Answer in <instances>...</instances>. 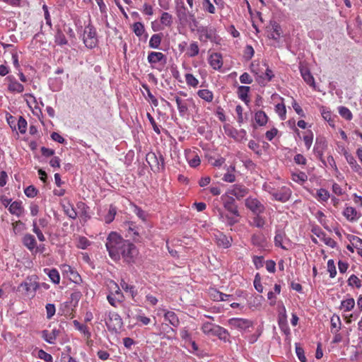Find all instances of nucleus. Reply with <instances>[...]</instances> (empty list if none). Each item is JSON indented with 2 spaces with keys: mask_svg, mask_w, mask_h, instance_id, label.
I'll return each instance as SVG.
<instances>
[{
  "mask_svg": "<svg viewBox=\"0 0 362 362\" xmlns=\"http://www.w3.org/2000/svg\"><path fill=\"white\" fill-rule=\"evenodd\" d=\"M128 240H124L119 233L112 231L107 237L105 246L108 252L109 256L114 261H119V249L124 247Z\"/></svg>",
  "mask_w": 362,
  "mask_h": 362,
  "instance_id": "nucleus-1",
  "label": "nucleus"
},
{
  "mask_svg": "<svg viewBox=\"0 0 362 362\" xmlns=\"http://www.w3.org/2000/svg\"><path fill=\"white\" fill-rule=\"evenodd\" d=\"M263 189L272 196L274 200L283 203L289 200L292 193L288 187L282 186L276 189L272 183H265L263 185Z\"/></svg>",
  "mask_w": 362,
  "mask_h": 362,
  "instance_id": "nucleus-2",
  "label": "nucleus"
},
{
  "mask_svg": "<svg viewBox=\"0 0 362 362\" xmlns=\"http://www.w3.org/2000/svg\"><path fill=\"white\" fill-rule=\"evenodd\" d=\"M176 15L181 23H189V25L192 23L194 27H197L198 21L194 14L187 11L182 1H181L180 5L176 6Z\"/></svg>",
  "mask_w": 362,
  "mask_h": 362,
  "instance_id": "nucleus-3",
  "label": "nucleus"
},
{
  "mask_svg": "<svg viewBox=\"0 0 362 362\" xmlns=\"http://www.w3.org/2000/svg\"><path fill=\"white\" fill-rule=\"evenodd\" d=\"M83 40L86 47L89 49H93L98 45L96 30L90 23L84 28Z\"/></svg>",
  "mask_w": 362,
  "mask_h": 362,
  "instance_id": "nucleus-4",
  "label": "nucleus"
},
{
  "mask_svg": "<svg viewBox=\"0 0 362 362\" xmlns=\"http://www.w3.org/2000/svg\"><path fill=\"white\" fill-rule=\"evenodd\" d=\"M264 67V72L259 69H256L254 64H252V71L257 76V81L261 86H266L274 77V74L267 63L262 64Z\"/></svg>",
  "mask_w": 362,
  "mask_h": 362,
  "instance_id": "nucleus-5",
  "label": "nucleus"
},
{
  "mask_svg": "<svg viewBox=\"0 0 362 362\" xmlns=\"http://www.w3.org/2000/svg\"><path fill=\"white\" fill-rule=\"evenodd\" d=\"M138 254L139 250L136 245L128 240L124 247L123 254L121 258H122L124 262L130 264L135 262Z\"/></svg>",
  "mask_w": 362,
  "mask_h": 362,
  "instance_id": "nucleus-6",
  "label": "nucleus"
},
{
  "mask_svg": "<svg viewBox=\"0 0 362 362\" xmlns=\"http://www.w3.org/2000/svg\"><path fill=\"white\" fill-rule=\"evenodd\" d=\"M37 277L36 276H28L26 280L22 282L18 287V290L21 291L24 295H28L30 291L35 293L40 288V284L37 282Z\"/></svg>",
  "mask_w": 362,
  "mask_h": 362,
  "instance_id": "nucleus-7",
  "label": "nucleus"
},
{
  "mask_svg": "<svg viewBox=\"0 0 362 362\" xmlns=\"http://www.w3.org/2000/svg\"><path fill=\"white\" fill-rule=\"evenodd\" d=\"M221 200L223 203V208L228 213L233 214L235 216H240L238 204L235 202V199L232 196L226 192L221 195Z\"/></svg>",
  "mask_w": 362,
  "mask_h": 362,
  "instance_id": "nucleus-8",
  "label": "nucleus"
},
{
  "mask_svg": "<svg viewBox=\"0 0 362 362\" xmlns=\"http://www.w3.org/2000/svg\"><path fill=\"white\" fill-rule=\"evenodd\" d=\"M245 205L254 214H262L265 211L264 205L257 198L251 196L245 199Z\"/></svg>",
  "mask_w": 362,
  "mask_h": 362,
  "instance_id": "nucleus-9",
  "label": "nucleus"
},
{
  "mask_svg": "<svg viewBox=\"0 0 362 362\" xmlns=\"http://www.w3.org/2000/svg\"><path fill=\"white\" fill-rule=\"evenodd\" d=\"M105 325L109 331L117 332L122 327L123 322L121 317L117 313L110 312L107 318L105 319Z\"/></svg>",
  "mask_w": 362,
  "mask_h": 362,
  "instance_id": "nucleus-10",
  "label": "nucleus"
},
{
  "mask_svg": "<svg viewBox=\"0 0 362 362\" xmlns=\"http://www.w3.org/2000/svg\"><path fill=\"white\" fill-rule=\"evenodd\" d=\"M199 33V39L200 41L206 42L210 40L214 41L216 35V30L211 26H200L197 29Z\"/></svg>",
  "mask_w": 362,
  "mask_h": 362,
  "instance_id": "nucleus-11",
  "label": "nucleus"
},
{
  "mask_svg": "<svg viewBox=\"0 0 362 362\" xmlns=\"http://www.w3.org/2000/svg\"><path fill=\"white\" fill-rule=\"evenodd\" d=\"M146 158L152 170H160L164 169L165 162L162 154H159L158 157L155 153H148Z\"/></svg>",
  "mask_w": 362,
  "mask_h": 362,
  "instance_id": "nucleus-12",
  "label": "nucleus"
},
{
  "mask_svg": "<svg viewBox=\"0 0 362 362\" xmlns=\"http://www.w3.org/2000/svg\"><path fill=\"white\" fill-rule=\"evenodd\" d=\"M228 325L231 329H236L240 331H245L252 327V321L245 318L233 317L228 320Z\"/></svg>",
  "mask_w": 362,
  "mask_h": 362,
  "instance_id": "nucleus-13",
  "label": "nucleus"
},
{
  "mask_svg": "<svg viewBox=\"0 0 362 362\" xmlns=\"http://www.w3.org/2000/svg\"><path fill=\"white\" fill-rule=\"evenodd\" d=\"M115 286V291H112L109 295L107 296V299L109 303L113 307H117L118 304L123 302L124 299V296L122 293L119 286L113 283Z\"/></svg>",
  "mask_w": 362,
  "mask_h": 362,
  "instance_id": "nucleus-14",
  "label": "nucleus"
},
{
  "mask_svg": "<svg viewBox=\"0 0 362 362\" xmlns=\"http://www.w3.org/2000/svg\"><path fill=\"white\" fill-rule=\"evenodd\" d=\"M230 196H234L238 200L245 197L249 192V189L240 184H235L230 186L226 191Z\"/></svg>",
  "mask_w": 362,
  "mask_h": 362,
  "instance_id": "nucleus-15",
  "label": "nucleus"
},
{
  "mask_svg": "<svg viewBox=\"0 0 362 362\" xmlns=\"http://www.w3.org/2000/svg\"><path fill=\"white\" fill-rule=\"evenodd\" d=\"M174 100L177 104V110L180 117H185L188 115V107L189 103L194 104L193 98L187 100L182 99L177 95H174Z\"/></svg>",
  "mask_w": 362,
  "mask_h": 362,
  "instance_id": "nucleus-16",
  "label": "nucleus"
},
{
  "mask_svg": "<svg viewBox=\"0 0 362 362\" xmlns=\"http://www.w3.org/2000/svg\"><path fill=\"white\" fill-rule=\"evenodd\" d=\"M342 214L345 218L351 223L357 222L361 217V214L359 211L354 207L346 204L343 210Z\"/></svg>",
  "mask_w": 362,
  "mask_h": 362,
  "instance_id": "nucleus-17",
  "label": "nucleus"
},
{
  "mask_svg": "<svg viewBox=\"0 0 362 362\" xmlns=\"http://www.w3.org/2000/svg\"><path fill=\"white\" fill-rule=\"evenodd\" d=\"M6 80L8 82L7 88L9 92L14 93H21L23 92V85L19 83L13 76H8Z\"/></svg>",
  "mask_w": 362,
  "mask_h": 362,
  "instance_id": "nucleus-18",
  "label": "nucleus"
},
{
  "mask_svg": "<svg viewBox=\"0 0 362 362\" xmlns=\"http://www.w3.org/2000/svg\"><path fill=\"white\" fill-rule=\"evenodd\" d=\"M148 63L151 64L152 67H154V64L160 63L164 65L166 63V57L164 54L160 52H151L148 53L147 57Z\"/></svg>",
  "mask_w": 362,
  "mask_h": 362,
  "instance_id": "nucleus-19",
  "label": "nucleus"
},
{
  "mask_svg": "<svg viewBox=\"0 0 362 362\" xmlns=\"http://www.w3.org/2000/svg\"><path fill=\"white\" fill-rule=\"evenodd\" d=\"M209 64L213 69L220 71L223 64L221 54L215 52L210 54L209 57Z\"/></svg>",
  "mask_w": 362,
  "mask_h": 362,
  "instance_id": "nucleus-20",
  "label": "nucleus"
},
{
  "mask_svg": "<svg viewBox=\"0 0 362 362\" xmlns=\"http://www.w3.org/2000/svg\"><path fill=\"white\" fill-rule=\"evenodd\" d=\"M226 134L237 141L241 142L247 140V132L243 129L238 131L234 128H229L226 129Z\"/></svg>",
  "mask_w": 362,
  "mask_h": 362,
  "instance_id": "nucleus-21",
  "label": "nucleus"
},
{
  "mask_svg": "<svg viewBox=\"0 0 362 362\" xmlns=\"http://www.w3.org/2000/svg\"><path fill=\"white\" fill-rule=\"evenodd\" d=\"M344 156L347 163L351 166L353 171L358 173V175L362 174V168L357 163L354 157L349 153L346 149L344 148Z\"/></svg>",
  "mask_w": 362,
  "mask_h": 362,
  "instance_id": "nucleus-22",
  "label": "nucleus"
},
{
  "mask_svg": "<svg viewBox=\"0 0 362 362\" xmlns=\"http://www.w3.org/2000/svg\"><path fill=\"white\" fill-rule=\"evenodd\" d=\"M23 245L31 252L36 248L37 241L35 236L30 233H26L22 238Z\"/></svg>",
  "mask_w": 362,
  "mask_h": 362,
  "instance_id": "nucleus-23",
  "label": "nucleus"
},
{
  "mask_svg": "<svg viewBox=\"0 0 362 362\" xmlns=\"http://www.w3.org/2000/svg\"><path fill=\"white\" fill-rule=\"evenodd\" d=\"M209 293L211 298L214 301H227L231 298L230 295L223 293L214 288L209 290Z\"/></svg>",
  "mask_w": 362,
  "mask_h": 362,
  "instance_id": "nucleus-24",
  "label": "nucleus"
},
{
  "mask_svg": "<svg viewBox=\"0 0 362 362\" xmlns=\"http://www.w3.org/2000/svg\"><path fill=\"white\" fill-rule=\"evenodd\" d=\"M59 330L57 329H53L51 332L48 330H43L42 332V337L49 344H54L57 337L59 336Z\"/></svg>",
  "mask_w": 362,
  "mask_h": 362,
  "instance_id": "nucleus-25",
  "label": "nucleus"
},
{
  "mask_svg": "<svg viewBox=\"0 0 362 362\" xmlns=\"http://www.w3.org/2000/svg\"><path fill=\"white\" fill-rule=\"evenodd\" d=\"M216 244L219 247H222L223 248H228L231 245L232 238L226 236L225 234L222 233H219L216 236Z\"/></svg>",
  "mask_w": 362,
  "mask_h": 362,
  "instance_id": "nucleus-26",
  "label": "nucleus"
},
{
  "mask_svg": "<svg viewBox=\"0 0 362 362\" xmlns=\"http://www.w3.org/2000/svg\"><path fill=\"white\" fill-rule=\"evenodd\" d=\"M8 211L11 214L20 217L24 211L22 202L15 201L12 202L9 206Z\"/></svg>",
  "mask_w": 362,
  "mask_h": 362,
  "instance_id": "nucleus-27",
  "label": "nucleus"
},
{
  "mask_svg": "<svg viewBox=\"0 0 362 362\" xmlns=\"http://www.w3.org/2000/svg\"><path fill=\"white\" fill-rule=\"evenodd\" d=\"M62 272L64 275H66L71 280L76 281V279L78 276L77 272L69 264H64L61 267Z\"/></svg>",
  "mask_w": 362,
  "mask_h": 362,
  "instance_id": "nucleus-28",
  "label": "nucleus"
},
{
  "mask_svg": "<svg viewBox=\"0 0 362 362\" xmlns=\"http://www.w3.org/2000/svg\"><path fill=\"white\" fill-rule=\"evenodd\" d=\"M355 305V300L351 297H349L341 300L339 308L344 313L349 312L354 308Z\"/></svg>",
  "mask_w": 362,
  "mask_h": 362,
  "instance_id": "nucleus-29",
  "label": "nucleus"
},
{
  "mask_svg": "<svg viewBox=\"0 0 362 362\" xmlns=\"http://www.w3.org/2000/svg\"><path fill=\"white\" fill-rule=\"evenodd\" d=\"M300 74L303 78V80L308 84L310 86L315 88V79L311 74L310 70L307 67L300 68Z\"/></svg>",
  "mask_w": 362,
  "mask_h": 362,
  "instance_id": "nucleus-30",
  "label": "nucleus"
},
{
  "mask_svg": "<svg viewBox=\"0 0 362 362\" xmlns=\"http://www.w3.org/2000/svg\"><path fill=\"white\" fill-rule=\"evenodd\" d=\"M44 272L49 276L51 281L54 284H59L60 282V275L57 269H44Z\"/></svg>",
  "mask_w": 362,
  "mask_h": 362,
  "instance_id": "nucleus-31",
  "label": "nucleus"
},
{
  "mask_svg": "<svg viewBox=\"0 0 362 362\" xmlns=\"http://www.w3.org/2000/svg\"><path fill=\"white\" fill-rule=\"evenodd\" d=\"M278 325L281 331L286 336H289L291 334V330L287 322V317H284V315L278 316Z\"/></svg>",
  "mask_w": 362,
  "mask_h": 362,
  "instance_id": "nucleus-32",
  "label": "nucleus"
},
{
  "mask_svg": "<svg viewBox=\"0 0 362 362\" xmlns=\"http://www.w3.org/2000/svg\"><path fill=\"white\" fill-rule=\"evenodd\" d=\"M165 321H168L172 326L177 327L180 325V320L177 315L173 311H166L164 314Z\"/></svg>",
  "mask_w": 362,
  "mask_h": 362,
  "instance_id": "nucleus-33",
  "label": "nucleus"
},
{
  "mask_svg": "<svg viewBox=\"0 0 362 362\" xmlns=\"http://www.w3.org/2000/svg\"><path fill=\"white\" fill-rule=\"evenodd\" d=\"M73 324L74 327L82 333L87 339L90 338L91 333L86 325L81 324L76 320L73 321Z\"/></svg>",
  "mask_w": 362,
  "mask_h": 362,
  "instance_id": "nucleus-34",
  "label": "nucleus"
},
{
  "mask_svg": "<svg viewBox=\"0 0 362 362\" xmlns=\"http://www.w3.org/2000/svg\"><path fill=\"white\" fill-rule=\"evenodd\" d=\"M250 90V87L245 86H240L238 88L237 93H238V98L245 103H247L250 101L249 97H248V93H249Z\"/></svg>",
  "mask_w": 362,
  "mask_h": 362,
  "instance_id": "nucleus-35",
  "label": "nucleus"
},
{
  "mask_svg": "<svg viewBox=\"0 0 362 362\" xmlns=\"http://www.w3.org/2000/svg\"><path fill=\"white\" fill-rule=\"evenodd\" d=\"M215 332L213 337H217L219 339L224 341H228L230 334L227 329L219 325H218L217 327H215Z\"/></svg>",
  "mask_w": 362,
  "mask_h": 362,
  "instance_id": "nucleus-36",
  "label": "nucleus"
},
{
  "mask_svg": "<svg viewBox=\"0 0 362 362\" xmlns=\"http://www.w3.org/2000/svg\"><path fill=\"white\" fill-rule=\"evenodd\" d=\"M255 122L260 127L265 126L268 122L267 114L262 110H258L255 114Z\"/></svg>",
  "mask_w": 362,
  "mask_h": 362,
  "instance_id": "nucleus-37",
  "label": "nucleus"
},
{
  "mask_svg": "<svg viewBox=\"0 0 362 362\" xmlns=\"http://www.w3.org/2000/svg\"><path fill=\"white\" fill-rule=\"evenodd\" d=\"M286 238V234L284 231L277 230L274 236V244L276 247H279L283 250H288V248L283 244L284 240Z\"/></svg>",
  "mask_w": 362,
  "mask_h": 362,
  "instance_id": "nucleus-38",
  "label": "nucleus"
},
{
  "mask_svg": "<svg viewBox=\"0 0 362 362\" xmlns=\"http://www.w3.org/2000/svg\"><path fill=\"white\" fill-rule=\"evenodd\" d=\"M121 288L127 293H129L132 299L137 295V291L134 285H130L127 283L124 280H122L120 282Z\"/></svg>",
  "mask_w": 362,
  "mask_h": 362,
  "instance_id": "nucleus-39",
  "label": "nucleus"
},
{
  "mask_svg": "<svg viewBox=\"0 0 362 362\" xmlns=\"http://www.w3.org/2000/svg\"><path fill=\"white\" fill-rule=\"evenodd\" d=\"M187 158L189 163V165L195 168L200 165V158L199 156L194 152H189L187 154Z\"/></svg>",
  "mask_w": 362,
  "mask_h": 362,
  "instance_id": "nucleus-40",
  "label": "nucleus"
},
{
  "mask_svg": "<svg viewBox=\"0 0 362 362\" xmlns=\"http://www.w3.org/2000/svg\"><path fill=\"white\" fill-rule=\"evenodd\" d=\"M217 325L206 322L202 325L201 329L205 334L213 337L216 329L215 327H217Z\"/></svg>",
  "mask_w": 362,
  "mask_h": 362,
  "instance_id": "nucleus-41",
  "label": "nucleus"
},
{
  "mask_svg": "<svg viewBox=\"0 0 362 362\" xmlns=\"http://www.w3.org/2000/svg\"><path fill=\"white\" fill-rule=\"evenodd\" d=\"M198 96L207 103H211L214 99L212 91L209 89H201L197 91Z\"/></svg>",
  "mask_w": 362,
  "mask_h": 362,
  "instance_id": "nucleus-42",
  "label": "nucleus"
},
{
  "mask_svg": "<svg viewBox=\"0 0 362 362\" xmlns=\"http://www.w3.org/2000/svg\"><path fill=\"white\" fill-rule=\"evenodd\" d=\"M64 214L71 219H76L77 217V213L74 207V205L70 202H68L66 205L62 206Z\"/></svg>",
  "mask_w": 362,
  "mask_h": 362,
  "instance_id": "nucleus-43",
  "label": "nucleus"
},
{
  "mask_svg": "<svg viewBox=\"0 0 362 362\" xmlns=\"http://www.w3.org/2000/svg\"><path fill=\"white\" fill-rule=\"evenodd\" d=\"M117 214V207L113 204H110L107 214L104 216V221L107 224L111 223Z\"/></svg>",
  "mask_w": 362,
  "mask_h": 362,
  "instance_id": "nucleus-44",
  "label": "nucleus"
},
{
  "mask_svg": "<svg viewBox=\"0 0 362 362\" xmlns=\"http://www.w3.org/2000/svg\"><path fill=\"white\" fill-rule=\"evenodd\" d=\"M315 197L318 202L322 203L326 202L329 199V198L330 197V194L327 189L324 188H320L317 190Z\"/></svg>",
  "mask_w": 362,
  "mask_h": 362,
  "instance_id": "nucleus-45",
  "label": "nucleus"
},
{
  "mask_svg": "<svg viewBox=\"0 0 362 362\" xmlns=\"http://www.w3.org/2000/svg\"><path fill=\"white\" fill-rule=\"evenodd\" d=\"M54 42L57 45L60 46L65 45L68 43L65 35L60 29H58L56 32Z\"/></svg>",
  "mask_w": 362,
  "mask_h": 362,
  "instance_id": "nucleus-46",
  "label": "nucleus"
},
{
  "mask_svg": "<svg viewBox=\"0 0 362 362\" xmlns=\"http://www.w3.org/2000/svg\"><path fill=\"white\" fill-rule=\"evenodd\" d=\"M162 34H154L151 36L149 40V47L153 49H158L161 43Z\"/></svg>",
  "mask_w": 362,
  "mask_h": 362,
  "instance_id": "nucleus-47",
  "label": "nucleus"
},
{
  "mask_svg": "<svg viewBox=\"0 0 362 362\" xmlns=\"http://www.w3.org/2000/svg\"><path fill=\"white\" fill-rule=\"evenodd\" d=\"M130 206L133 210V212L144 222L146 221L147 214L141 209L139 206L134 203H131Z\"/></svg>",
  "mask_w": 362,
  "mask_h": 362,
  "instance_id": "nucleus-48",
  "label": "nucleus"
},
{
  "mask_svg": "<svg viewBox=\"0 0 362 362\" xmlns=\"http://www.w3.org/2000/svg\"><path fill=\"white\" fill-rule=\"evenodd\" d=\"M135 319L141 325H148L151 323V318L146 316L141 310H139L138 313L135 316Z\"/></svg>",
  "mask_w": 362,
  "mask_h": 362,
  "instance_id": "nucleus-49",
  "label": "nucleus"
},
{
  "mask_svg": "<svg viewBox=\"0 0 362 362\" xmlns=\"http://www.w3.org/2000/svg\"><path fill=\"white\" fill-rule=\"evenodd\" d=\"M275 112L278 114L281 120H285L286 118V109L284 103L282 102L275 105Z\"/></svg>",
  "mask_w": 362,
  "mask_h": 362,
  "instance_id": "nucleus-50",
  "label": "nucleus"
},
{
  "mask_svg": "<svg viewBox=\"0 0 362 362\" xmlns=\"http://www.w3.org/2000/svg\"><path fill=\"white\" fill-rule=\"evenodd\" d=\"M240 216H235L233 214L226 213L225 218H224V222L226 223L228 226H233L237 223H238L239 220L238 218Z\"/></svg>",
  "mask_w": 362,
  "mask_h": 362,
  "instance_id": "nucleus-51",
  "label": "nucleus"
},
{
  "mask_svg": "<svg viewBox=\"0 0 362 362\" xmlns=\"http://www.w3.org/2000/svg\"><path fill=\"white\" fill-rule=\"evenodd\" d=\"M33 231L35 234H36L37 239L40 242H44L46 240L45 236L40 230V228L37 224V219H34L33 221Z\"/></svg>",
  "mask_w": 362,
  "mask_h": 362,
  "instance_id": "nucleus-52",
  "label": "nucleus"
},
{
  "mask_svg": "<svg viewBox=\"0 0 362 362\" xmlns=\"http://www.w3.org/2000/svg\"><path fill=\"white\" fill-rule=\"evenodd\" d=\"M186 83L188 86L197 88L199 85V80L192 74L187 73L185 76Z\"/></svg>",
  "mask_w": 362,
  "mask_h": 362,
  "instance_id": "nucleus-53",
  "label": "nucleus"
},
{
  "mask_svg": "<svg viewBox=\"0 0 362 362\" xmlns=\"http://www.w3.org/2000/svg\"><path fill=\"white\" fill-rule=\"evenodd\" d=\"M199 52V48L197 42H192L190 43L187 48V54L190 57H194L198 55Z\"/></svg>",
  "mask_w": 362,
  "mask_h": 362,
  "instance_id": "nucleus-54",
  "label": "nucleus"
},
{
  "mask_svg": "<svg viewBox=\"0 0 362 362\" xmlns=\"http://www.w3.org/2000/svg\"><path fill=\"white\" fill-rule=\"evenodd\" d=\"M347 284L349 286L352 288L356 287L357 288H359L361 287V279H360L355 274H352L348 279Z\"/></svg>",
  "mask_w": 362,
  "mask_h": 362,
  "instance_id": "nucleus-55",
  "label": "nucleus"
},
{
  "mask_svg": "<svg viewBox=\"0 0 362 362\" xmlns=\"http://www.w3.org/2000/svg\"><path fill=\"white\" fill-rule=\"evenodd\" d=\"M132 30L137 37H141L145 32L144 25L141 22H136L132 26Z\"/></svg>",
  "mask_w": 362,
  "mask_h": 362,
  "instance_id": "nucleus-56",
  "label": "nucleus"
},
{
  "mask_svg": "<svg viewBox=\"0 0 362 362\" xmlns=\"http://www.w3.org/2000/svg\"><path fill=\"white\" fill-rule=\"evenodd\" d=\"M160 23L166 27H170L173 24V16L168 12H163L160 16Z\"/></svg>",
  "mask_w": 362,
  "mask_h": 362,
  "instance_id": "nucleus-57",
  "label": "nucleus"
},
{
  "mask_svg": "<svg viewBox=\"0 0 362 362\" xmlns=\"http://www.w3.org/2000/svg\"><path fill=\"white\" fill-rule=\"evenodd\" d=\"M125 226L127 227L128 233L130 236H133L134 239H135L134 235L139 236V232L137 231V227L134 223L132 221L126 222L124 223Z\"/></svg>",
  "mask_w": 362,
  "mask_h": 362,
  "instance_id": "nucleus-58",
  "label": "nucleus"
},
{
  "mask_svg": "<svg viewBox=\"0 0 362 362\" xmlns=\"http://www.w3.org/2000/svg\"><path fill=\"white\" fill-rule=\"evenodd\" d=\"M255 216L252 218L253 225L259 228H262L266 224V219L260 214H255Z\"/></svg>",
  "mask_w": 362,
  "mask_h": 362,
  "instance_id": "nucleus-59",
  "label": "nucleus"
},
{
  "mask_svg": "<svg viewBox=\"0 0 362 362\" xmlns=\"http://www.w3.org/2000/svg\"><path fill=\"white\" fill-rule=\"evenodd\" d=\"M308 180L307 175L303 173L300 172L299 173H293L292 174V180L298 182L299 184H303Z\"/></svg>",
  "mask_w": 362,
  "mask_h": 362,
  "instance_id": "nucleus-60",
  "label": "nucleus"
},
{
  "mask_svg": "<svg viewBox=\"0 0 362 362\" xmlns=\"http://www.w3.org/2000/svg\"><path fill=\"white\" fill-rule=\"evenodd\" d=\"M202 7L205 11H206L211 14H214L216 13V8L213 5V4L211 2L210 0H203L202 1Z\"/></svg>",
  "mask_w": 362,
  "mask_h": 362,
  "instance_id": "nucleus-61",
  "label": "nucleus"
},
{
  "mask_svg": "<svg viewBox=\"0 0 362 362\" xmlns=\"http://www.w3.org/2000/svg\"><path fill=\"white\" fill-rule=\"evenodd\" d=\"M303 141L306 148L308 150L310 149L313 141V134L311 131L305 132V135L303 136Z\"/></svg>",
  "mask_w": 362,
  "mask_h": 362,
  "instance_id": "nucleus-62",
  "label": "nucleus"
},
{
  "mask_svg": "<svg viewBox=\"0 0 362 362\" xmlns=\"http://www.w3.org/2000/svg\"><path fill=\"white\" fill-rule=\"evenodd\" d=\"M339 113L342 117H344L346 120H351L352 119L353 115H352L351 112L349 110V109H348L346 107H344V106L339 107Z\"/></svg>",
  "mask_w": 362,
  "mask_h": 362,
  "instance_id": "nucleus-63",
  "label": "nucleus"
},
{
  "mask_svg": "<svg viewBox=\"0 0 362 362\" xmlns=\"http://www.w3.org/2000/svg\"><path fill=\"white\" fill-rule=\"evenodd\" d=\"M89 245H90V242L87 238L84 236H81L78 238V243L76 245L78 248L84 250L86 249Z\"/></svg>",
  "mask_w": 362,
  "mask_h": 362,
  "instance_id": "nucleus-64",
  "label": "nucleus"
}]
</instances>
